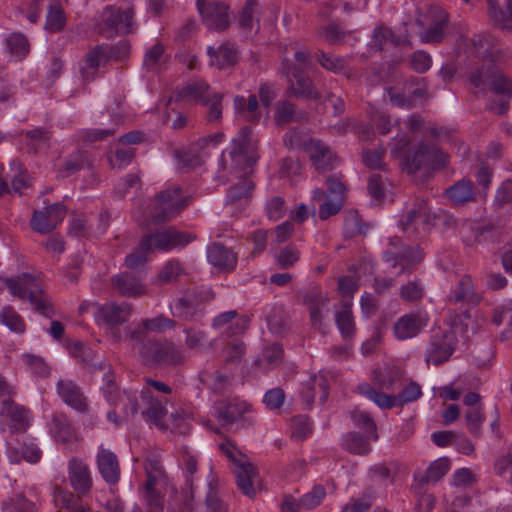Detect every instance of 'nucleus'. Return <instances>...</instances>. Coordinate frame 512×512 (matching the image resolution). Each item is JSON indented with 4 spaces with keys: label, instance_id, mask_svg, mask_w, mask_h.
Wrapping results in <instances>:
<instances>
[{
    "label": "nucleus",
    "instance_id": "052dcab7",
    "mask_svg": "<svg viewBox=\"0 0 512 512\" xmlns=\"http://www.w3.org/2000/svg\"><path fill=\"white\" fill-rule=\"evenodd\" d=\"M320 36L331 45H339L344 42L349 34L348 31L342 29L335 23H331L322 27L319 31Z\"/></svg>",
    "mask_w": 512,
    "mask_h": 512
},
{
    "label": "nucleus",
    "instance_id": "ddd939ff",
    "mask_svg": "<svg viewBox=\"0 0 512 512\" xmlns=\"http://www.w3.org/2000/svg\"><path fill=\"white\" fill-rule=\"evenodd\" d=\"M66 216V209L59 203H54L44 210H36L31 219V227L34 231L47 234L54 230Z\"/></svg>",
    "mask_w": 512,
    "mask_h": 512
},
{
    "label": "nucleus",
    "instance_id": "c85d7f7f",
    "mask_svg": "<svg viewBox=\"0 0 512 512\" xmlns=\"http://www.w3.org/2000/svg\"><path fill=\"white\" fill-rule=\"evenodd\" d=\"M141 397L147 405L142 412L145 419L152 421L159 428H164L162 420L167 413L164 406L166 400L154 398L149 389L142 390Z\"/></svg>",
    "mask_w": 512,
    "mask_h": 512
},
{
    "label": "nucleus",
    "instance_id": "bb28decb",
    "mask_svg": "<svg viewBox=\"0 0 512 512\" xmlns=\"http://www.w3.org/2000/svg\"><path fill=\"white\" fill-rule=\"evenodd\" d=\"M105 27L115 34H127L132 31V10H121L116 8H108L106 11Z\"/></svg>",
    "mask_w": 512,
    "mask_h": 512
},
{
    "label": "nucleus",
    "instance_id": "8fccbe9b",
    "mask_svg": "<svg viewBox=\"0 0 512 512\" xmlns=\"http://www.w3.org/2000/svg\"><path fill=\"white\" fill-rule=\"evenodd\" d=\"M316 59L324 69L334 73H340L348 66V61L345 58L334 56L323 51L316 54Z\"/></svg>",
    "mask_w": 512,
    "mask_h": 512
},
{
    "label": "nucleus",
    "instance_id": "6e6552de",
    "mask_svg": "<svg viewBox=\"0 0 512 512\" xmlns=\"http://www.w3.org/2000/svg\"><path fill=\"white\" fill-rule=\"evenodd\" d=\"M456 342V335L453 331H434L426 350V363L438 366L448 361L455 350Z\"/></svg>",
    "mask_w": 512,
    "mask_h": 512
},
{
    "label": "nucleus",
    "instance_id": "f8f14e48",
    "mask_svg": "<svg viewBox=\"0 0 512 512\" xmlns=\"http://www.w3.org/2000/svg\"><path fill=\"white\" fill-rule=\"evenodd\" d=\"M149 237L155 249L161 251L185 247L187 244L197 239L195 234L180 231L174 226L149 234Z\"/></svg>",
    "mask_w": 512,
    "mask_h": 512
},
{
    "label": "nucleus",
    "instance_id": "dca6fc26",
    "mask_svg": "<svg viewBox=\"0 0 512 512\" xmlns=\"http://www.w3.org/2000/svg\"><path fill=\"white\" fill-rule=\"evenodd\" d=\"M133 311V306L123 302L117 304L115 302L107 303L99 306L97 309V320L111 327L119 326L128 321Z\"/></svg>",
    "mask_w": 512,
    "mask_h": 512
},
{
    "label": "nucleus",
    "instance_id": "3c124183",
    "mask_svg": "<svg viewBox=\"0 0 512 512\" xmlns=\"http://www.w3.org/2000/svg\"><path fill=\"white\" fill-rule=\"evenodd\" d=\"M421 219L427 223L429 221V212L425 204L419 203L414 205L400 220V225L403 230H408L416 220Z\"/></svg>",
    "mask_w": 512,
    "mask_h": 512
},
{
    "label": "nucleus",
    "instance_id": "4c0bfd02",
    "mask_svg": "<svg viewBox=\"0 0 512 512\" xmlns=\"http://www.w3.org/2000/svg\"><path fill=\"white\" fill-rule=\"evenodd\" d=\"M420 329V318L414 314L404 315L394 325V333L400 340L416 336Z\"/></svg>",
    "mask_w": 512,
    "mask_h": 512
},
{
    "label": "nucleus",
    "instance_id": "c03bdc74",
    "mask_svg": "<svg viewBox=\"0 0 512 512\" xmlns=\"http://www.w3.org/2000/svg\"><path fill=\"white\" fill-rule=\"evenodd\" d=\"M198 310V303L195 295L186 293L183 297L179 298L174 306V315L188 320L191 319Z\"/></svg>",
    "mask_w": 512,
    "mask_h": 512
},
{
    "label": "nucleus",
    "instance_id": "9b49d317",
    "mask_svg": "<svg viewBox=\"0 0 512 512\" xmlns=\"http://www.w3.org/2000/svg\"><path fill=\"white\" fill-rule=\"evenodd\" d=\"M143 271H124L111 277L112 289L123 297H139L146 293L143 281Z\"/></svg>",
    "mask_w": 512,
    "mask_h": 512
},
{
    "label": "nucleus",
    "instance_id": "e433bc0d",
    "mask_svg": "<svg viewBox=\"0 0 512 512\" xmlns=\"http://www.w3.org/2000/svg\"><path fill=\"white\" fill-rule=\"evenodd\" d=\"M481 296L474 292L473 284L471 277L469 275H464L453 292V295L450 298L452 302H466L468 304L477 305L481 301Z\"/></svg>",
    "mask_w": 512,
    "mask_h": 512
},
{
    "label": "nucleus",
    "instance_id": "0eeeda50",
    "mask_svg": "<svg viewBox=\"0 0 512 512\" xmlns=\"http://www.w3.org/2000/svg\"><path fill=\"white\" fill-rule=\"evenodd\" d=\"M251 135V127L244 126L233 139L232 160L241 170L252 168L259 158L257 141H254Z\"/></svg>",
    "mask_w": 512,
    "mask_h": 512
},
{
    "label": "nucleus",
    "instance_id": "774afa93",
    "mask_svg": "<svg viewBox=\"0 0 512 512\" xmlns=\"http://www.w3.org/2000/svg\"><path fill=\"white\" fill-rule=\"evenodd\" d=\"M4 509L6 512H36L35 504L23 495H16L10 501L5 502Z\"/></svg>",
    "mask_w": 512,
    "mask_h": 512
},
{
    "label": "nucleus",
    "instance_id": "4be33fe9",
    "mask_svg": "<svg viewBox=\"0 0 512 512\" xmlns=\"http://www.w3.org/2000/svg\"><path fill=\"white\" fill-rule=\"evenodd\" d=\"M2 414L8 418L9 428L13 432L24 433L30 426V411L14 401L3 402Z\"/></svg>",
    "mask_w": 512,
    "mask_h": 512
},
{
    "label": "nucleus",
    "instance_id": "20e7f679",
    "mask_svg": "<svg viewBox=\"0 0 512 512\" xmlns=\"http://www.w3.org/2000/svg\"><path fill=\"white\" fill-rule=\"evenodd\" d=\"M282 74L286 77V94L289 97L319 101L323 95L316 88L307 71H301L288 62V58L282 61Z\"/></svg>",
    "mask_w": 512,
    "mask_h": 512
},
{
    "label": "nucleus",
    "instance_id": "2eb2a0df",
    "mask_svg": "<svg viewBox=\"0 0 512 512\" xmlns=\"http://www.w3.org/2000/svg\"><path fill=\"white\" fill-rule=\"evenodd\" d=\"M309 113L298 109L288 99L279 100L274 107V122L278 127H285L291 123H306L309 121Z\"/></svg>",
    "mask_w": 512,
    "mask_h": 512
},
{
    "label": "nucleus",
    "instance_id": "f257e3e1",
    "mask_svg": "<svg viewBox=\"0 0 512 512\" xmlns=\"http://www.w3.org/2000/svg\"><path fill=\"white\" fill-rule=\"evenodd\" d=\"M187 206L180 186H173L160 191L151 200L143 218L138 219L142 228L149 229L151 225H160L172 220Z\"/></svg>",
    "mask_w": 512,
    "mask_h": 512
},
{
    "label": "nucleus",
    "instance_id": "9d476101",
    "mask_svg": "<svg viewBox=\"0 0 512 512\" xmlns=\"http://www.w3.org/2000/svg\"><path fill=\"white\" fill-rule=\"evenodd\" d=\"M197 8L205 25L216 31H223L230 24L229 7L220 1L197 0Z\"/></svg>",
    "mask_w": 512,
    "mask_h": 512
},
{
    "label": "nucleus",
    "instance_id": "412c9836",
    "mask_svg": "<svg viewBox=\"0 0 512 512\" xmlns=\"http://www.w3.org/2000/svg\"><path fill=\"white\" fill-rule=\"evenodd\" d=\"M97 467L105 482L116 485L120 480L121 468L117 456L108 449H100L97 454Z\"/></svg>",
    "mask_w": 512,
    "mask_h": 512
},
{
    "label": "nucleus",
    "instance_id": "6e6d98bb",
    "mask_svg": "<svg viewBox=\"0 0 512 512\" xmlns=\"http://www.w3.org/2000/svg\"><path fill=\"white\" fill-rule=\"evenodd\" d=\"M344 449L353 454H366L370 451L369 443L364 437L356 432H350L346 435L344 441Z\"/></svg>",
    "mask_w": 512,
    "mask_h": 512
},
{
    "label": "nucleus",
    "instance_id": "864d4df0",
    "mask_svg": "<svg viewBox=\"0 0 512 512\" xmlns=\"http://www.w3.org/2000/svg\"><path fill=\"white\" fill-rule=\"evenodd\" d=\"M18 454H21L22 458L29 463H37L42 456V451L34 443H24L20 449H14L10 451V458L12 461L18 462Z\"/></svg>",
    "mask_w": 512,
    "mask_h": 512
},
{
    "label": "nucleus",
    "instance_id": "c756f323",
    "mask_svg": "<svg viewBox=\"0 0 512 512\" xmlns=\"http://www.w3.org/2000/svg\"><path fill=\"white\" fill-rule=\"evenodd\" d=\"M11 170L15 172V175L6 174L4 177H0V196L3 193H18L21 195L23 190L29 187L28 175L22 170L21 164L13 163Z\"/></svg>",
    "mask_w": 512,
    "mask_h": 512
},
{
    "label": "nucleus",
    "instance_id": "58836bf2",
    "mask_svg": "<svg viewBox=\"0 0 512 512\" xmlns=\"http://www.w3.org/2000/svg\"><path fill=\"white\" fill-rule=\"evenodd\" d=\"M335 321L344 339L351 338L355 333V324L351 310V303L344 301L336 312Z\"/></svg>",
    "mask_w": 512,
    "mask_h": 512
},
{
    "label": "nucleus",
    "instance_id": "603ef678",
    "mask_svg": "<svg viewBox=\"0 0 512 512\" xmlns=\"http://www.w3.org/2000/svg\"><path fill=\"white\" fill-rule=\"evenodd\" d=\"M259 3L257 0H246L239 18V26L245 32L252 31L254 26V15L258 13Z\"/></svg>",
    "mask_w": 512,
    "mask_h": 512
},
{
    "label": "nucleus",
    "instance_id": "0e129e2a",
    "mask_svg": "<svg viewBox=\"0 0 512 512\" xmlns=\"http://www.w3.org/2000/svg\"><path fill=\"white\" fill-rule=\"evenodd\" d=\"M217 65L220 69L235 65L237 62V51L229 45H221L217 51H214Z\"/></svg>",
    "mask_w": 512,
    "mask_h": 512
},
{
    "label": "nucleus",
    "instance_id": "de8ad7c7",
    "mask_svg": "<svg viewBox=\"0 0 512 512\" xmlns=\"http://www.w3.org/2000/svg\"><path fill=\"white\" fill-rule=\"evenodd\" d=\"M449 469H450L449 459L448 458H440L430 464V466L427 468L426 475L422 476L419 479V481L421 483H426V482H430V481L437 482L444 475L447 474Z\"/></svg>",
    "mask_w": 512,
    "mask_h": 512
},
{
    "label": "nucleus",
    "instance_id": "423d86ee",
    "mask_svg": "<svg viewBox=\"0 0 512 512\" xmlns=\"http://www.w3.org/2000/svg\"><path fill=\"white\" fill-rule=\"evenodd\" d=\"M446 154L433 144L420 143L414 150L406 154L404 169L409 174H415L420 170L430 171L446 164Z\"/></svg>",
    "mask_w": 512,
    "mask_h": 512
},
{
    "label": "nucleus",
    "instance_id": "cd10ccee",
    "mask_svg": "<svg viewBox=\"0 0 512 512\" xmlns=\"http://www.w3.org/2000/svg\"><path fill=\"white\" fill-rule=\"evenodd\" d=\"M234 474L239 490L249 498H253L256 494L254 481L258 477V470L255 465L249 460L245 463L241 462L240 466L235 468Z\"/></svg>",
    "mask_w": 512,
    "mask_h": 512
},
{
    "label": "nucleus",
    "instance_id": "e2e57ef3",
    "mask_svg": "<svg viewBox=\"0 0 512 512\" xmlns=\"http://www.w3.org/2000/svg\"><path fill=\"white\" fill-rule=\"evenodd\" d=\"M6 42L9 52L16 57L22 58L29 52L28 40L23 34L13 33Z\"/></svg>",
    "mask_w": 512,
    "mask_h": 512
},
{
    "label": "nucleus",
    "instance_id": "680f3d73",
    "mask_svg": "<svg viewBox=\"0 0 512 512\" xmlns=\"http://www.w3.org/2000/svg\"><path fill=\"white\" fill-rule=\"evenodd\" d=\"M352 419L357 426L364 429L367 436L373 440L378 439L377 427L374 420L365 412L354 410L351 413Z\"/></svg>",
    "mask_w": 512,
    "mask_h": 512
},
{
    "label": "nucleus",
    "instance_id": "393cba45",
    "mask_svg": "<svg viewBox=\"0 0 512 512\" xmlns=\"http://www.w3.org/2000/svg\"><path fill=\"white\" fill-rule=\"evenodd\" d=\"M210 87L206 82L197 81L189 83L185 87L176 90L174 93L175 101L189 100L202 105H208L212 96Z\"/></svg>",
    "mask_w": 512,
    "mask_h": 512
},
{
    "label": "nucleus",
    "instance_id": "5fc2aeb1",
    "mask_svg": "<svg viewBox=\"0 0 512 512\" xmlns=\"http://www.w3.org/2000/svg\"><path fill=\"white\" fill-rule=\"evenodd\" d=\"M283 350L279 344H272L262 352V357L257 359L255 364L264 367H275L282 361Z\"/></svg>",
    "mask_w": 512,
    "mask_h": 512
},
{
    "label": "nucleus",
    "instance_id": "b1692460",
    "mask_svg": "<svg viewBox=\"0 0 512 512\" xmlns=\"http://www.w3.org/2000/svg\"><path fill=\"white\" fill-rule=\"evenodd\" d=\"M249 411V405L238 399L219 401L216 404V413L223 427L233 424Z\"/></svg>",
    "mask_w": 512,
    "mask_h": 512
},
{
    "label": "nucleus",
    "instance_id": "09e8293b",
    "mask_svg": "<svg viewBox=\"0 0 512 512\" xmlns=\"http://www.w3.org/2000/svg\"><path fill=\"white\" fill-rule=\"evenodd\" d=\"M300 259V250L292 243L281 248L275 255L279 268L289 269Z\"/></svg>",
    "mask_w": 512,
    "mask_h": 512
},
{
    "label": "nucleus",
    "instance_id": "13d9d810",
    "mask_svg": "<svg viewBox=\"0 0 512 512\" xmlns=\"http://www.w3.org/2000/svg\"><path fill=\"white\" fill-rule=\"evenodd\" d=\"M0 321L14 332L22 333L25 330V323L22 317L10 306L2 309Z\"/></svg>",
    "mask_w": 512,
    "mask_h": 512
},
{
    "label": "nucleus",
    "instance_id": "f3484780",
    "mask_svg": "<svg viewBox=\"0 0 512 512\" xmlns=\"http://www.w3.org/2000/svg\"><path fill=\"white\" fill-rule=\"evenodd\" d=\"M329 299L318 288L309 289L303 299L304 305L307 306L310 315V321L314 328L324 333L322 315L324 310H328Z\"/></svg>",
    "mask_w": 512,
    "mask_h": 512
},
{
    "label": "nucleus",
    "instance_id": "4d7b16f0",
    "mask_svg": "<svg viewBox=\"0 0 512 512\" xmlns=\"http://www.w3.org/2000/svg\"><path fill=\"white\" fill-rule=\"evenodd\" d=\"M65 25V15L59 3L51 4L46 18V29L51 32L60 31Z\"/></svg>",
    "mask_w": 512,
    "mask_h": 512
},
{
    "label": "nucleus",
    "instance_id": "338daca9",
    "mask_svg": "<svg viewBox=\"0 0 512 512\" xmlns=\"http://www.w3.org/2000/svg\"><path fill=\"white\" fill-rule=\"evenodd\" d=\"M374 374V381L379 388L390 390L399 376V370L395 367L385 368L384 371H375Z\"/></svg>",
    "mask_w": 512,
    "mask_h": 512
},
{
    "label": "nucleus",
    "instance_id": "79ce46f5",
    "mask_svg": "<svg viewBox=\"0 0 512 512\" xmlns=\"http://www.w3.org/2000/svg\"><path fill=\"white\" fill-rule=\"evenodd\" d=\"M506 9L502 10L498 7H489V16L494 26L501 30L512 32V0H506Z\"/></svg>",
    "mask_w": 512,
    "mask_h": 512
},
{
    "label": "nucleus",
    "instance_id": "69168bd1",
    "mask_svg": "<svg viewBox=\"0 0 512 512\" xmlns=\"http://www.w3.org/2000/svg\"><path fill=\"white\" fill-rule=\"evenodd\" d=\"M142 323L148 331L154 333H162L165 330L172 329L176 326L175 320L167 318L162 314L151 319H144L142 320Z\"/></svg>",
    "mask_w": 512,
    "mask_h": 512
},
{
    "label": "nucleus",
    "instance_id": "a18cd8bd",
    "mask_svg": "<svg viewBox=\"0 0 512 512\" xmlns=\"http://www.w3.org/2000/svg\"><path fill=\"white\" fill-rule=\"evenodd\" d=\"M112 119L115 123L113 128L108 129H93V130H86L82 133V139L84 142H96L104 140L105 138L112 136L115 134L117 127L120 124L121 121V115L119 113H116L113 109H109Z\"/></svg>",
    "mask_w": 512,
    "mask_h": 512
},
{
    "label": "nucleus",
    "instance_id": "a878e982",
    "mask_svg": "<svg viewBox=\"0 0 512 512\" xmlns=\"http://www.w3.org/2000/svg\"><path fill=\"white\" fill-rule=\"evenodd\" d=\"M237 315L238 313L236 310L224 312L214 318L212 325L214 328H225L221 333L226 337L242 334L248 329L249 321L248 319L241 317L232 323V321L236 319Z\"/></svg>",
    "mask_w": 512,
    "mask_h": 512
},
{
    "label": "nucleus",
    "instance_id": "37998d69",
    "mask_svg": "<svg viewBox=\"0 0 512 512\" xmlns=\"http://www.w3.org/2000/svg\"><path fill=\"white\" fill-rule=\"evenodd\" d=\"M390 100L401 107H412L414 104L415 97H424L426 94V88L419 87L415 88L409 93L400 92L396 87L387 88Z\"/></svg>",
    "mask_w": 512,
    "mask_h": 512
},
{
    "label": "nucleus",
    "instance_id": "bf43d9fd",
    "mask_svg": "<svg viewBox=\"0 0 512 512\" xmlns=\"http://www.w3.org/2000/svg\"><path fill=\"white\" fill-rule=\"evenodd\" d=\"M223 352L226 364L238 365L245 355V345L242 341L235 339L225 346Z\"/></svg>",
    "mask_w": 512,
    "mask_h": 512
},
{
    "label": "nucleus",
    "instance_id": "a19ab883",
    "mask_svg": "<svg viewBox=\"0 0 512 512\" xmlns=\"http://www.w3.org/2000/svg\"><path fill=\"white\" fill-rule=\"evenodd\" d=\"M316 393L319 394V400L321 403H324L327 400L329 395V387L326 378L322 376H315L311 378L310 382L308 383L307 390L303 394V399L308 406H311L313 403Z\"/></svg>",
    "mask_w": 512,
    "mask_h": 512
},
{
    "label": "nucleus",
    "instance_id": "a211bd4d",
    "mask_svg": "<svg viewBox=\"0 0 512 512\" xmlns=\"http://www.w3.org/2000/svg\"><path fill=\"white\" fill-rule=\"evenodd\" d=\"M57 392L62 400L73 409L87 413L89 404L81 388L72 380L62 379L57 383Z\"/></svg>",
    "mask_w": 512,
    "mask_h": 512
},
{
    "label": "nucleus",
    "instance_id": "39448f33",
    "mask_svg": "<svg viewBox=\"0 0 512 512\" xmlns=\"http://www.w3.org/2000/svg\"><path fill=\"white\" fill-rule=\"evenodd\" d=\"M140 354L146 363L177 366L185 362L183 351L172 341L149 340L142 345Z\"/></svg>",
    "mask_w": 512,
    "mask_h": 512
},
{
    "label": "nucleus",
    "instance_id": "7c9ffc66",
    "mask_svg": "<svg viewBox=\"0 0 512 512\" xmlns=\"http://www.w3.org/2000/svg\"><path fill=\"white\" fill-rule=\"evenodd\" d=\"M108 61L110 60L106 52V45H96L86 54V66L81 69L83 79L87 82L93 81L96 78L98 68Z\"/></svg>",
    "mask_w": 512,
    "mask_h": 512
},
{
    "label": "nucleus",
    "instance_id": "5701e85b",
    "mask_svg": "<svg viewBox=\"0 0 512 512\" xmlns=\"http://www.w3.org/2000/svg\"><path fill=\"white\" fill-rule=\"evenodd\" d=\"M207 259L220 271H232L237 264V255L221 243H213L208 247Z\"/></svg>",
    "mask_w": 512,
    "mask_h": 512
},
{
    "label": "nucleus",
    "instance_id": "6ab92c4d",
    "mask_svg": "<svg viewBox=\"0 0 512 512\" xmlns=\"http://www.w3.org/2000/svg\"><path fill=\"white\" fill-rule=\"evenodd\" d=\"M425 19L429 27L420 33L423 42H439L443 38L444 28L448 21L447 13L440 7H430Z\"/></svg>",
    "mask_w": 512,
    "mask_h": 512
},
{
    "label": "nucleus",
    "instance_id": "1a4fd4ad",
    "mask_svg": "<svg viewBox=\"0 0 512 512\" xmlns=\"http://www.w3.org/2000/svg\"><path fill=\"white\" fill-rule=\"evenodd\" d=\"M384 260L392 268L399 267L398 275H400L409 266L419 262L421 256L416 249L404 245L399 238L393 237L389 241V248L384 252Z\"/></svg>",
    "mask_w": 512,
    "mask_h": 512
},
{
    "label": "nucleus",
    "instance_id": "49530a36",
    "mask_svg": "<svg viewBox=\"0 0 512 512\" xmlns=\"http://www.w3.org/2000/svg\"><path fill=\"white\" fill-rule=\"evenodd\" d=\"M243 171L245 173L240 177L239 182L228 190L227 195L231 201H237L242 198L249 197L255 187L254 182L248 176V172L246 170Z\"/></svg>",
    "mask_w": 512,
    "mask_h": 512
},
{
    "label": "nucleus",
    "instance_id": "72a5a7b5",
    "mask_svg": "<svg viewBox=\"0 0 512 512\" xmlns=\"http://www.w3.org/2000/svg\"><path fill=\"white\" fill-rule=\"evenodd\" d=\"M155 247L149 237V235L144 236L139 246L130 254H128L125 258V266L129 269L136 270L143 267L147 262V255L155 251Z\"/></svg>",
    "mask_w": 512,
    "mask_h": 512
},
{
    "label": "nucleus",
    "instance_id": "c9c22d12",
    "mask_svg": "<svg viewBox=\"0 0 512 512\" xmlns=\"http://www.w3.org/2000/svg\"><path fill=\"white\" fill-rule=\"evenodd\" d=\"M447 197L456 205L475 200L474 185L471 180L462 179L446 190Z\"/></svg>",
    "mask_w": 512,
    "mask_h": 512
},
{
    "label": "nucleus",
    "instance_id": "ea45409f",
    "mask_svg": "<svg viewBox=\"0 0 512 512\" xmlns=\"http://www.w3.org/2000/svg\"><path fill=\"white\" fill-rule=\"evenodd\" d=\"M357 391L372 400L377 406L382 409H391L398 406L396 395H387L376 391L370 384L363 383L357 387Z\"/></svg>",
    "mask_w": 512,
    "mask_h": 512
},
{
    "label": "nucleus",
    "instance_id": "f03ea898",
    "mask_svg": "<svg viewBox=\"0 0 512 512\" xmlns=\"http://www.w3.org/2000/svg\"><path fill=\"white\" fill-rule=\"evenodd\" d=\"M10 293L22 300L28 299L34 310L52 317L54 314L51 297L43 290L35 277L29 274H22L17 279H4Z\"/></svg>",
    "mask_w": 512,
    "mask_h": 512
},
{
    "label": "nucleus",
    "instance_id": "4468645a",
    "mask_svg": "<svg viewBox=\"0 0 512 512\" xmlns=\"http://www.w3.org/2000/svg\"><path fill=\"white\" fill-rule=\"evenodd\" d=\"M68 479L71 487L78 495H86L93 486V479L89 466L77 457L68 461Z\"/></svg>",
    "mask_w": 512,
    "mask_h": 512
},
{
    "label": "nucleus",
    "instance_id": "2f4dec72",
    "mask_svg": "<svg viewBox=\"0 0 512 512\" xmlns=\"http://www.w3.org/2000/svg\"><path fill=\"white\" fill-rule=\"evenodd\" d=\"M49 429L53 437L63 444L71 443L76 440V434L67 416L56 412L52 415Z\"/></svg>",
    "mask_w": 512,
    "mask_h": 512
},
{
    "label": "nucleus",
    "instance_id": "f704fd0d",
    "mask_svg": "<svg viewBox=\"0 0 512 512\" xmlns=\"http://www.w3.org/2000/svg\"><path fill=\"white\" fill-rule=\"evenodd\" d=\"M203 142L204 143H196L187 149L177 150L175 152L181 169H194L203 164V156L199 149L207 145V140L203 139Z\"/></svg>",
    "mask_w": 512,
    "mask_h": 512
},
{
    "label": "nucleus",
    "instance_id": "aec40b11",
    "mask_svg": "<svg viewBox=\"0 0 512 512\" xmlns=\"http://www.w3.org/2000/svg\"><path fill=\"white\" fill-rule=\"evenodd\" d=\"M305 149L318 171L326 172L332 169L336 157L324 142L310 138L305 142Z\"/></svg>",
    "mask_w": 512,
    "mask_h": 512
},
{
    "label": "nucleus",
    "instance_id": "473e14b6",
    "mask_svg": "<svg viewBox=\"0 0 512 512\" xmlns=\"http://www.w3.org/2000/svg\"><path fill=\"white\" fill-rule=\"evenodd\" d=\"M234 107L236 113L244 120L251 123H258L261 118L259 112V102L255 94L249 95L246 99L244 96H236L234 98Z\"/></svg>",
    "mask_w": 512,
    "mask_h": 512
},
{
    "label": "nucleus",
    "instance_id": "7ed1b4c3",
    "mask_svg": "<svg viewBox=\"0 0 512 512\" xmlns=\"http://www.w3.org/2000/svg\"><path fill=\"white\" fill-rule=\"evenodd\" d=\"M470 81L475 87H486L504 98H512V79L494 63L482 64L471 73Z\"/></svg>",
    "mask_w": 512,
    "mask_h": 512
}]
</instances>
